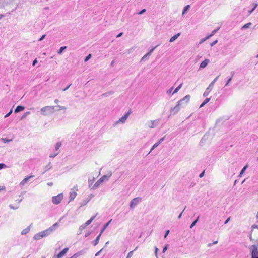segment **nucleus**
I'll return each instance as SVG.
<instances>
[{
    "instance_id": "obj_1",
    "label": "nucleus",
    "mask_w": 258,
    "mask_h": 258,
    "mask_svg": "<svg viewBox=\"0 0 258 258\" xmlns=\"http://www.w3.org/2000/svg\"><path fill=\"white\" fill-rule=\"evenodd\" d=\"M58 227V223L56 222L49 228L35 234L33 237V239L35 240H39L43 237L48 236L54 231Z\"/></svg>"
},
{
    "instance_id": "obj_2",
    "label": "nucleus",
    "mask_w": 258,
    "mask_h": 258,
    "mask_svg": "<svg viewBox=\"0 0 258 258\" xmlns=\"http://www.w3.org/2000/svg\"><path fill=\"white\" fill-rule=\"evenodd\" d=\"M54 107L53 106H47L42 107L40 111L42 115L46 116L49 114L53 113L54 112Z\"/></svg>"
},
{
    "instance_id": "obj_3",
    "label": "nucleus",
    "mask_w": 258,
    "mask_h": 258,
    "mask_svg": "<svg viewBox=\"0 0 258 258\" xmlns=\"http://www.w3.org/2000/svg\"><path fill=\"white\" fill-rule=\"evenodd\" d=\"M220 75H218V76H217L212 82L210 84V85H209V86L206 89V90L204 92L203 94V96L204 97H206L207 96H208V95L209 94V93H210V92L212 91V90L213 89V87H214V84L215 83V82L218 80V78L219 77Z\"/></svg>"
},
{
    "instance_id": "obj_4",
    "label": "nucleus",
    "mask_w": 258,
    "mask_h": 258,
    "mask_svg": "<svg viewBox=\"0 0 258 258\" xmlns=\"http://www.w3.org/2000/svg\"><path fill=\"white\" fill-rule=\"evenodd\" d=\"M190 96L189 95H186L184 98L180 99L177 103L181 108L184 107L189 101Z\"/></svg>"
},
{
    "instance_id": "obj_5",
    "label": "nucleus",
    "mask_w": 258,
    "mask_h": 258,
    "mask_svg": "<svg viewBox=\"0 0 258 258\" xmlns=\"http://www.w3.org/2000/svg\"><path fill=\"white\" fill-rule=\"evenodd\" d=\"M63 195L62 194H60L56 196H53L52 198V202L54 204H59L63 199Z\"/></svg>"
},
{
    "instance_id": "obj_6",
    "label": "nucleus",
    "mask_w": 258,
    "mask_h": 258,
    "mask_svg": "<svg viewBox=\"0 0 258 258\" xmlns=\"http://www.w3.org/2000/svg\"><path fill=\"white\" fill-rule=\"evenodd\" d=\"M130 114V113L129 112H126L123 116L121 117L118 120L114 123L113 126H115L118 123H124Z\"/></svg>"
},
{
    "instance_id": "obj_7",
    "label": "nucleus",
    "mask_w": 258,
    "mask_h": 258,
    "mask_svg": "<svg viewBox=\"0 0 258 258\" xmlns=\"http://www.w3.org/2000/svg\"><path fill=\"white\" fill-rule=\"evenodd\" d=\"M252 258H258V249L257 246L252 245L250 247Z\"/></svg>"
},
{
    "instance_id": "obj_8",
    "label": "nucleus",
    "mask_w": 258,
    "mask_h": 258,
    "mask_svg": "<svg viewBox=\"0 0 258 258\" xmlns=\"http://www.w3.org/2000/svg\"><path fill=\"white\" fill-rule=\"evenodd\" d=\"M96 216L92 217L89 220H88L87 221H86L84 224L81 225L79 227V230L80 231H82L83 230H84L87 226L90 225L92 221L94 219Z\"/></svg>"
},
{
    "instance_id": "obj_9",
    "label": "nucleus",
    "mask_w": 258,
    "mask_h": 258,
    "mask_svg": "<svg viewBox=\"0 0 258 258\" xmlns=\"http://www.w3.org/2000/svg\"><path fill=\"white\" fill-rule=\"evenodd\" d=\"M141 201V198L139 197L134 198L130 203V207L131 208H134Z\"/></svg>"
},
{
    "instance_id": "obj_10",
    "label": "nucleus",
    "mask_w": 258,
    "mask_h": 258,
    "mask_svg": "<svg viewBox=\"0 0 258 258\" xmlns=\"http://www.w3.org/2000/svg\"><path fill=\"white\" fill-rule=\"evenodd\" d=\"M14 0H0V8H5L11 4Z\"/></svg>"
},
{
    "instance_id": "obj_11",
    "label": "nucleus",
    "mask_w": 258,
    "mask_h": 258,
    "mask_svg": "<svg viewBox=\"0 0 258 258\" xmlns=\"http://www.w3.org/2000/svg\"><path fill=\"white\" fill-rule=\"evenodd\" d=\"M181 107L180 106V105L177 103V105L173 108H171L170 109V113L172 115H175L177 114Z\"/></svg>"
},
{
    "instance_id": "obj_12",
    "label": "nucleus",
    "mask_w": 258,
    "mask_h": 258,
    "mask_svg": "<svg viewBox=\"0 0 258 258\" xmlns=\"http://www.w3.org/2000/svg\"><path fill=\"white\" fill-rule=\"evenodd\" d=\"M69 250L68 248H64L61 251H60L57 255H55L54 256V258H61L63 256L65 255V254Z\"/></svg>"
},
{
    "instance_id": "obj_13",
    "label": "nucleus",
    "mask_w": 258,
    "mask_h": 258,
    "mask_svg": "<svg viewBox=\"0 0 258 258\" xmlns=\"http://www.w3.org/2000/svg\"><path fill=\"white\" fill-rule=\"evenodd\" d=\"M34 177V175H31L29 176H27L25 178H24L20 183V186H24L26 183H27L30 179L33 178Z\"/></svg>"
},
{
    "instance_id": "obj_14",
    "label": "nucleus",
    "mask_w": 258,
    "mask_h": 258,
    "mask_svg": "<svg viewBox=\"0 0 258 258\" xmlns=\"http://www.w3.org/2000/svg\"><path fill=\"white\" fill-rule=\"evenodd\" d=\"M159 122V120H152L147 123L148 126L150 128H153L156 127Z\"/></svg>"
},
{
    "instance_id": "obj_15",
    "label": "nucleus",
    "mask_w": 258,
    "mask_h": 258,
    "mask_svg": "<svg viewBox=\"0 0 258 258\" xmlns=\"http://www.w3.org/2000/svg\"><path fill=\"white\" fill-rule=\"evenodd\" d=\"M210 60L208 59H206L204 61H203L200 66V68H205L208 64L209 63Z\"/></svg>"
},
{
    "instance_id": "obj_16",
    "label": "nucleus",
    "mask_w": 258,
    "mask_h": 258,
    "mask_svg": "<svg viewBox=\"0 0 258 258\" xmlns=\"http://www.w3.org/2000/svg\"><path fill=\"white\" fill-rule=\"evenodd\" d=\"M24 110V107L23 106L19 105L16 107L14 110V113H17Z\"/></svg>"
},
{
    "instance_id": "obj_17",
    "label": "nucleus",
    "mask_w": 258,
    "mask_h": 258,
    "mask_svg": "<svg viewBox=\"0 0 258 258\" xmlns=\"http://www.w3.org/2000/svg\"><path fill=\"white\" fill-rule=\"evenodd\" d=\"M76 196H77V193L76 191H71L70 192V195H69L70 202L74 200V199L76 198Z\"/></svg>"
},
{
    "instance_id": "obj_18",
    "label": "nucleus",
    "mask_w": 258,
    "mask_h": 258,
    "mask_svg": "<svg viewBox=\"0 0 258 258\" xmlns=\"http://www.w3.org/2000/svg\"><path fill=\"white\" fill-rule=\"evenodd\" d=\"M31 226V224H30L29 226H28L25 229H23L21 232V234L22 235H26L27 234L30 230V226Z\"/></svg>"
},
{
    "instance_id": "obj_19",
    "label": "nucleus",
    "mask_w": 258,
    "mask_h": 258,
    "mask_svg": "<svg viewBox=\"0 0 258 258\" xmlns=\"http://www.w3.org/2000/svg\"><path fill=\"white\" fill-rule=\"evenodd\" d=\"M157 47V46H155L153 48H152L146 54H145L142 58V60H144L145 59L146 56H149L151 55L152 53L153 52V51L155 50V49Z\"/></svg>"
},
{
    "instance_id": "obj_20",
    "label": "nucleus",
    "mask_w": 258,
    "mask_h": 258,
    "mask_svg": "<svg viewBox=\"0 0 258 258\" xmlns=\"http://www.w3.org/2000/svg\"><path fill=\"white\" fill-rule=\"evenodd\" d=\"M102 183V181L100 179L94 184V185L92 187L93 189H95L97 188L100 184Z\"/></svg>"
},
{
    "instance_id": "obj_21",
    "label": "nucleus",
    "mask_w": 258,
    "mask_h": 258,
    "mask_svg": "<svg viewBox=\"0 0 258 258\" xmlns=\"http://www.w3.org/2000/svg\"><path fill=\"white\" fill-rule=\"evenodd\" d=\"M112 220H110L109 221H108L107 223H106L104 225L103 227L102 228L101 231L100 232V234L101 235L102 234V233L104 231V230L107 228V227L108 226L109 224L111 222Z\"/></svg>"
},
{
    "instance_id": "obj_22",
    "label": "nucleus",
    "mask_w": 258,
    "mask_h": 258,
    "mask_svg": "<svg viewBox=\"0 0 258 258\" xmlns=\"http://www.w3.org/2000/svg\"><path fill=\"white\" fill-rule=\"evenodd\" d=\"M61 146V143L60 142H57L55 145L54 151L59 152V149Z\"/></svg>"
},
{
    "instance_id": "obj_23",
    "label": "nucleus",
    "mask_w": 258,
    "mask_h": 258,
    "mask_svg": "<svg viewBox=\"0 0 258 258\" xmlns=\"http://www.w3.org/2000/svg\"><path fill=\"white\" fill-rule=\"evenodd\" d=\"M180 35V33H178L176 35L173 36L169 40L170 42H174L179 36Z\"/></svg>"
},
{
    "instance_id": "obj_24",
    "label": "nucleus",
    "mask_w": 258,
    "mask_h": 258,
    "mask_svg": "<svg viewBox=\"0 0 258 258\" xmlns=\"http://www.w3.org/2000/svg\"><path fill=\"white\" fill-rule=\"evenodd\" d=\"M111 176V174H110L109 175H103L102 177H101L100 178V179L101 180V181L103 182L105 180H108Z\"/></svg>"
},
{
    "instance_id": "obj_25",
    "label": "nucleus",
    "mask_w": 258,
    "mask_h": 258,
    "mask_svg": "<svg viewBox=\"0 0 258 258\" xmlns=\"http://www.w3.org/2000/svg\"><path fill=\"white\" fill-rule=\"evenodd\" d=\"M101 236V234H99L97 236V237H96L95 240L92 242V243L94 246L97 245L98 244V243H99V241Z\"/></svg>"
},
{
    "instance_id": "obj_26",
    "label": "nucleus",
    "mask_w": 258,
    "mask_h": 258,
    "mask_svg": "<svg viewBox=\"0 0 258 258\" xmlns=\"http://www.w3.org/2000/svg\"><path fill=\"white\" fill-rule=\"evenodd\" d=\"M210 100V98H207L205 99V100L202 102V103L200 105V108L203 107L205 105H206L207 103L209 102Z\"/></svg>"
},
{
    "instance_id": "obj_27",
    "label": "nucleus",
    "mask_w": 258,
    "mask_h": 258,
    "mask_svg": "<svg viewBox=\"0 0 258 258\" xmlns=\"http://www.w3.org/2000/svg\"><path fill=\"white\" fill-rule=\"evenodd\" d=\"M91 197L92 195L90 196V198L89 199L84 200L83 202L80 203V206L82 207L86 205L88 203V202L90 200Z\"/></svg>"
},
{
    "instance_id": "obj_28",
    "label": "nucleus",
    "mask_w": 258,
    "mask_h": 258,
    "mask_svg": "<svg viewBox=\"0 0 258 258\" xmlns=\"http://www.w3.org/2000/svg\"><path fill=\"white\" fill-rule=\"evenodd\" d=\"M190 8V5H188L185 6L183 8L182 15H184V14L186 13V12L188 10L189 8Z\"/></svg>"
},
{
    "instance_id": "obj_29",
    "label": "nucleus",
    "mask_w": 258,
    "mask_h": 258,
    "mask_svg": "<svg viewBox=\"0 0 258 258\" xmlns=\"http://www.w3.org/2000/svg\"><path fill=\"white\" fill-rule=\"evenodd\" d=\"M52 168V166L51 165V163H49L45 167V170L43 172V173H44L48 170H50Z\"/></svg>"
},
{
    "instance_id": "obj_30",
    "label": "nucleus",
    "mask_w": 258,
    "mask_h": 258,
    "mask_svg": "<svg viewBox=\"0 0 258 258\" xmlns=\"http://www.w3.org/2000/svg\"><path fill=\"white\" fill-rule=\"evenodd\" d=\"M252 25V23L251 22H249L247 24H245V25H244L242 28H241V29H247L251 25Z\"/></svg>"
},
{
    "instance_id": "obj_31",
    "label": "nucleus",
    "mask_w": 258,
    "mask_h": 258,
    "mask_svg": "<svg viewBox=\"0 0 258 258\" xmlns=\"http://www.w3.org/2000/svg\"><path fill=\"white\" fill-rule=\"evenodd\" d=\"M67 49L66 46H62L59 48V50L58 51L57 53L58 54H61L62 52Z\"/></svg>"
},
{
    "instance_id": "obj_32",
    "label": "nucleus",
    "mask_w": 258,
    "mask_h": 258,
    "mask_svg": "<svg viewBox=\"0 0 258 258\" xmlns=\"http://www.w3.org/2000/svg\"><path fill=\"white\" fill-rule=\"evenodd\" d=\"M182 86V84H180L177 87H176L175 89V90L173 92L172 94H173L177 93L179 90V89L181 88Z\"/></svg>"
},
{
    "instance_id": "obj_33",
    "label": "nucleus",
    "mask_w": 258,
    "mask_h": 258,
    "mask_svg": "<svg viewBox=\"0 0 258 258\" xmlns=\"http://www.w3.org/2000/svg\"><path fill=\"white\" fill-rule=\"evenodd\" d=\"M113 93V92L110 91V92H106V93H103L102 95V96L108 97V96H110V95H112Z\"/></svg>"
},
{
    "instance_id": "obj_34",
    "label": "nucleus",
    "mask_w": 258,
    "mask_h": 258,
    "mask_svg": "<svg viewBox=\"0 0 258 258\" xmlns=\"http://www.w3.org/2000/svg\"><path fill=\"white\" fill-rule=\"evenodd\" d=\"M257 6H258V3L253 4V7L252 8V9L249 11V14L252 13L253 12V11L256 9V8L257 7Z\"/></svg>"
},
{
    "instance_id": "obj_35",
    "label": "nucleus",
    "mask_w": 258,
    "mask_h": 258,
    "mask_svg": "<svg viewBox=\"0 0 258 258\" xmlns=\"http://www.w3.org/2000/svg\"><path fill=\"white\" fill-rule=\"evenodd\" d=\"M247 167H248L247 165H246V166H244V167L242 168V169L240 171V174H239V176H241V175L244 173V172L245 171V170L247 169Z\"/></svg>"
},
{
    "instance_id": "obj_36",
    "label": "nucleus",
    "mask_w": 258,
    "mask_h": 258,
    "mask_svg": "<svg viewBox=\"0 0 258 258\" xmlns=\"http://www.w3.org/2000/svg\"><path fill=\"white\" fill-rule=\"evenodd\" d=\"M200 216H199L196 220H195L191 224L190 228H192L197 223V222L198 221Z\"/></svg>"
},
{
    "instance_id": "obj_37",
    "label": "nucleus",
    "mask_w": 258,
    "mask_h": 258,
    "mask_svg": "<svg viewBox=\"0 0 258 258\" xmlns=\"http://www.w3.org/2000/svg\"><path fill=\"white\" fill-rule=\"evenodd\" d=\"M160 145L159 143L158 142H157L156 143L154 144L152 147L151 148L149 153H150L154 149L156 148V147H157L159 145Z\"/></svg>"
},
{
    "instance_id": "obj_38",
    "label": "nucleus",
    "mask_w": 258,
    "mask_h": 258,
    "mask_svg": "<svg viewBox=\"0 0 258 258\" xmlns=\"http://www.w3.org/2000/svg\"><path fill=\"white\" fill-rule=\"evenodd\" d=\"M1 140L3 142H4V143H6L10 142V141H11L12 140V139H6V138H1Z\"/></svg>"
},
{
    "instance_id": "obj_39",
    "label": "nucleus",
    "mask_w": 258,
    "mask_h": 258,
    "mask_svg": "<svg viewBox=\"0 0 258 258\" xmlns=\"http://www.w3.org/2000/svg\"><path fill=\"white\" fill-rule=\"evenodd\" d=\"M59 153V152H55L54 151V153H52V154H50V155H49V157L50 158H54L56 156H57Z\"/></svg>"
},
{
    "instance_id": "obj_40",
    "label": "nucleus",
    "mask_w": 258,
    "mask_h": 258,
    "mask_svg": "<svg viewBox=\"0 0 258 258\" xmlns=\"http://www.w3.org/2000/svg\"><path fill=\"white\" fill-rule=\"evenodd\" d=\"M137 249V247L134 249V251L136 250ZM133 252L134 250L129 252L126 258H131L133 255Z\"/></svg>"
},
{
    "instance_id": "obj_41",
    "label": "nucleus",
    "mask_w": 258,
    "mask_h": 258,
    "mask_svg": "<svg viewBox=\"0 0 258 258\" xmlns=\"http://www.w3.org/2000/svg\"><path fill=\"white\" fill-rule=\"evenodd\" d=\"M19 205H17V206H13L12 204H10L9 205V207L11 209H13V210H16V209H17L18 208H19Z\"/></svg>"
},
{
    "instance_id": "obj_42",
    "label": "nucleus",
    "mask_w": 258,
    "mask_h": 258,
    "mask_svg": "<svg viewBox=\"0 0 258 258\" xmlns=\"http://www.w3.org/2000/svg\"><path fill=\"white\" fill-rule=\"evenodd\" d=\"M232 80V78L231 77H229L228 78L226 82V84L225 85V86H227L229 85V83L231 82V81Z\"/></svg>"
},
{
    "instance_id": "obj_43",
    "label": "nucleus",
    "mask_w": 258,
    "mask_h": 258,
    "mask_svg": "<svg viewBox=\"0 0 258 258\" xmlns=\"http://www.w3.org/2000/svg\"><path fill=\"white\" fill-rule=\"evenodd\" d=\"M91 57V54H89V55H88L84 59V61L86 62L87 61H88Z\"/></svg>"
},
{
    "instance_id": "obj_44",
    "label": "nucleus",
    "mask_w": 258,
    "mask_h": 258,
    "mask_svg": "<svg viewBox=\"0 0 258 258\" xmlns=\"http://www.w3.org/2000/svg\"><path fill=\"white\" fill-rule=\"evenodd\" d=\"M219 28H220L219 27V28H217L216 29H215L213 31H212V32H211V33L210 34L211 35V36H213L218 31Z\"/></svg>"
},
{
    "instance_id": "obj_45",
    "label": "nucleus",
    "mask_w": 258,
    "mask_h": 258,
    "mask_svg": "<svg viewBox=\"0 0 258 258\" xmlns=\"http://www.w3.org/2000/svg\"><path fill=\"white\" fill-rule=\"evenodd\" d=\"M169 245L166 244L165 245V246L163 248L162 252L165 253L166 251L167 250Z\"/></svg>"
},
{
    "instance_id": "obj_46",
    "label": "nucleus",
    "mask_w": 258,
    "mask_h": 258,
    "mask_svg": "<svg viewBox=\"0 0 258 258\" xmlns=\"http://www.w3.org/2000/svg\"><path fill=\"white\" fill-rule=\"evenodd\" d=\"M158 251V248L157 247H155L154 253H155L156 258H158V254H157Z\"/></svg>"
},
{
    "instance_id": "obj_47",
    "label": "nucleus",
    "mask_w": 258,
    "mask_h": 258,
    "mask_svg": "<svg viewBox=\"0 0 258 258\" xmlns=\"http://www.w3.org/2000/svg\"><path fill=\"white\" fill-rule=\"evenodd\" d=\"M57 107L59 108V110H66L67 109L66 107L63 106L58 105Z\"/></svg>"
},
{
    "instance_id": "obj_48",
    "label": "nucleus",
    "mask_w": 258,
    "mask_h": 258,
    "mask_svg": "<svg viewBox=\"0 0 258 258\" xmlns=\"http://www.w3.org/2000/svg\"><path fill=\"white\" fill-rule=\"evenodd\" d=\"M12 113V109H11L10 110V111L6 115H5V118H7V117H9L11 114Z\"/></svg>"
},
{
    "instance_id": "obj_49",
    "label": "nucleus",
    "mask_w": 258,
    "mask_h": 258,
    "mask_svg": "<svg viewBox=\"0 0 258 258\" xmlns=\"http://www.w3.org/2000/svg\"><path fill=\"white\" fill-rule=\"evenodd\" d=\"M6 167V165L4 163H0V170Z\"/></svg>"
},
{
    "instance_id": "obj_50",
    "label": "nucleus",
    "mask_w": 258,
    "mask_h": 258,
    "mask_svg": "<svg viewBox=\"0 0 258 258\" xmlns=\"http://www.w3.org/2000/svg\"><path fill=\"white\" fill-rule=\"evenodd\" d=\"M146 9H142L141 11H140L139 12H138V14L139 15H142V14H143L144 12H146Z\"/></svg>"
},
{
    "instance_id": "obj_51",
    "label": "nucleus",
    "mask_w": 258,
    "mask_h": 258,
    "mask_svg": "<svg viewBox=\"0 0 258 258\" xmlns=\"http://www.w3.org/2000/svg\"><path fill=\"white\" fill-rule=\"evenodd\" d=\"M45 36H46V35H45V34L43 35H42V36H41V37L39 39L38 41H41L43 40L45 38Z\"/></svg>"
},
{
    "instance_id": "obj_52",
    "label": "nucleus",
    "mask_w": 258,
    "mask_h": 258,
    "mask_svg": "<svg viewBox=\"0 0 258 258\" xmlns=\"http://www.w3.org/2000/svg\"><path fill=\"white\" fill-rule=\"evenodd\" d=\"M79 255V254L78 253H75L72 256H71L70 258H77Z\"/></svg>"
},
{
    "instance_id": "obj_53",
    "label": "nucleus",
    "mask_w": 258,
    "mask_h": 258,
    "mask_svg": "<svg viewBox=\"0 0 258 258\" xmlns=\"http://www.w3.org/2000/svg\"><path fill=\"white\" fill-rule=\"evenodd\" d=\"M170 232V231L169 230H167L166 232H165V235H164V238H166V237L168 236V235L169 234Z\"/></svg>"
},
{
    "instance_id": "obj_54",
    "label": "nucleus",
    "mask_w": 258,
    "mask_h": 258,
    "mask_svg": "<svg viewBox=\"0 0 258 258\" xmlns=\"http://www.w3.org/2000/svg\"><path fill=\"white\" fill-rule=\"evenodd\" d=\"M164 139L165 137L161 138L158 142L160 144L164 140Z\"/></svg>"
},
{
    "instance_id": "obj_55",
    "label": "nucleus",
    "mask_w": 258,
    "mask_h": 258,
    "mask_svg": "<svg viewBox=\"0 0 258 258\" xmlns=\"http://www.w3.org/2000/svg\"><path fill=\"white\" fill-rule=\"evenodd\" d=\"M204 174H205V172H204V171H203L202 172H201V173L200 174V175H199V177H200V178H202V177H203L204 176Z\"/></svg>"
},
{
    "instance_id": "obj_56",
    "label": "nucleus",
    "mask_w": 258,
    "mask_h": 258,
    "mask_svg": "<svg viewBox=\"0 0 258 258\" xmlns=\"http://www.w3.org/2000/svg\"><path fill=\"white\" fill-rule=\"evenodd\" d=\"M218 41L216 40L215 41H213L212 43H211V46H213L214 45H215L217 43Z\"/></svg>"
},
{
    "instance_id": "obj_57",
    "label": "nucleus",
    "mask_w": 258,
    "mask_h": 258,
    "mask_svg": "<svg viewBox=\"0 0 258 258\" xmlns=\"http://www.w3.org/2000/svg\"><path fill=\"white\" fill-rule=\"evenodd\" d=\"M173 89V87H171V88H170V89H169L167 91V93L168 94H170V93H171V92H172V91Z\"/></svg>"
},
{
    "instance_id": "obj_58",
    "label": "nucleus",
    "mask_w": 258,
    "mask_h": 258,
    "mask_svg": "<svg viewBox=\"0 0 258 258\" xmlns=\"http://www.w3.org/2000/svg\"><path fill=\"white\" fill-rule=\"evenodd\" d=\"M72 85V84H70V85H69L68 86L66 87L65 88H64L63 89V91H66L67 90H68L69 89V88Z\"/></svg>"
},
{
    "instance_id": "obj_59",
    "label": "nucleus",
    "mask_w": 258,
    "mask_h": 258,
    "mask_svg": "<svg viewBox=\"0 0 258 258\" xmlns=\"http://www.w3.org/2000/svg\"><path fill=\"white\" fill-rule=\"evenodd\" d=\"M37 63V60L36 59H35V60H33V61L32 62V66H35Z\"/></svg>"
},
{
    "instance_id": "obj_60",
    "label": "nucleus",
    "mask_w": 258,
    "mask_h": 258,
    "mask_svg": "<svg viewBox=\"0 0 258 258\" xmlns=\"http://www.w3.org/2000/svg\"><path fill=\"white\" fill-rule=\"evenodd\" d=\"M230 74H231V76L230 77H231L232 78L233 77L234 74H235V72L234 71H231L230 72Z\"/></svg>"
},
{
    "instance_id": "obj_61",
    "label": "nucleus",
    "mask_w": 258,
    "mask_h": 258,
    "mask_svg": "<svg viewBox=\"0 0 258 258\" xmlns=\"http://www.w3.org/2000/svg\"><path fill=\"white\" fill-rule=\"evenodd\" d=\"M102 249H101L100 251H98V252L95 254V256H97L99 255H100V253H101V251L102 250Z\"/></svg>"
},
{
    "instance_id": "obj_62",
    "label": "nucleus",
    "mask_w": 258,
    "mask_h": 258,
    "mask_svg": "<svg viewBox=\"0 0 258 258\" xmlns=\"http://www.w3.org/2000/svg\"><path fill=\"white\" fill-rule=\"evenodd\" d=\"M206 40H205V38H203L199 42V44H202L203 43L204 41H205Z\"/></svg>"
},
{
    "instance_id": "obj_63",
    "label": "nucleus",
    "mask_w": 258,
    "mask_h": 258,
    "mask_svg": "<svg viewBox=\"0 0 258 258\" xmlns=\"http://www.w3.org/2000/svg\"><path fill=\"white\" fill-rule=\"evenodd\" d=\"M230 217L227 218V220L225 221L224 224H226L227 223H228V222L230 221Z\"/></svg>"
},
{
    "instance_id": "obj_64",
    "label": "nucleus",
    "mask_w": 258,
    "mask_h": 258,
    "mask_svg": "<svg viewBox=\"0 0 258 258\" xmlns=\"http://www.w3.org/2000/svg\"><path fill=\"white\" fill-rule=\"evenodd\" d=\"M252 228L253 229H254V228H257V229H258V226H257V225H253L252 226Z\"/></svg>"
}]
</instances>
